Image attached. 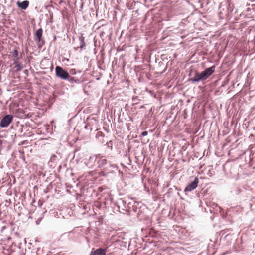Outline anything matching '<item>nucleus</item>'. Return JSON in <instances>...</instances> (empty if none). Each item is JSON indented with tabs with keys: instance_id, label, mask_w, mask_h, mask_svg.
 Wrapping results in <instances>:
<instances>
[{
	"instance_id": "f8f14e48",
	"label": "nucleus",
	"mask_w": 255,
	"mask_h": 255,
	"mask_svg": "<svg viewBox=\"0 0 255 255\" xmlns=\"http://www.w3.org/2000/svg\"><path fill=\"white\" fill-rule=\"evenodd\" d=\"M57 161V157L55 154H53L50 158V160L48 162V164L50 166H54Z\"/></svg>"
},
{
	"instance_id": "a211bd4d",
	"label": "nucleus",
	"mask_w": 255,
	"mask_h": 255,
	"mask_svg": "<svg viewBox=\"0 0 255 255\" xmlns=\"http://www.w3.org/2000/svg\"><path fill=\"white\" fill-rule=\"evenodd\" d=\"M70 73L71 75H75L76 73V70L75 69H71L70 71Z\"/></svg>"
},
{
	"instance_id": "1a4fd4ad",
	"label": "nucleus",
	"mask_w": 255,
	"mask_h": 255,
	"mask_svg": "<svg viewBox=\"0 0 255 255\" xmlns=\"http://www.w3.org/2000/svg\"><path fill=\"white\" fill-rule=\"evenodd\" d=\"M17 6L23 10H25L29 5V1L24 0L22 2L18 1L17 2Z\"/></svg>"
},
{
	"instance_id": "4468645a",
	"label": "nucleus",
	"mask_w": 255,
	"mask_h": 255,
	"mask_svg": "<svg viewBox=\"0 0 255 255\" xmlns=\"http://www.w3.org/2000/svg\"><path fill=\"white\" fill-rule=\"evenodd\" d=\"M15 67L16 68V70L18 71L21 70L23 68V66H22L21 63L15 65Z\"/></svg>"
},
{
	"instance_id": "aec40b11",
	"label": "nucleus",
	"mask_w": 255,
	"mask_h": 255,
	"mask_svg": "<svg viewBox=\"0 0 255 255\" xmlns=\"http://www.w3.org/2000/svg\"><path fill=\"white\" fill-rule=\"evenodd\" d=\"M107 144H108V145L109 146H110L109 145H111L110 146H112V141H110L109 142V143H107Z\"/></svg>"
},
{
	"instance_id": "6ab92c4d",
	"label": "nucleus",
	"mask_w": 255,
	"mask_h": 255,
	"mask_svg": "<svg viewBox=\"0 0 255 255\" xmlns=\"http://www.w3.org/2000/svg\"><path fill=\"white\" fill-rule=\"evenodd\" d=\"M141 135L142 136H146L148 135V132L146 131H143L142 133H141Z\"/></svg>"
},
{
	"instance_id": "423d86ee",
	"label": "nucleus",
	"mask_w": 255,
	"mask_h": 255,
	"mask_svg": "<svg viewBox=\"0 0 255 255\" xmlns=\"http://www.w3.org/2000/svg\"><path fill=\"white\" fill-rule=\"evenodd\" d=\"M215 66L213 65L212 66L205 69L201 73L205 78L207 79L210 76H211L215 71Z\"/></svg>"
},
{
	"instance_id": "f3484780",
	"label": "nucleus",
	"mask_w": 255,
	"mask_h": 255,
	"mask_svg": "<svg viewBox=\"0 0 255 255\" xmlns=\"http://www.w3.org/2000/svg\"><path fill=\"white\" fill-rule=\"evenodd\" d=\"M13 61H14V64L15 65L16 64H17L18 63H19V61H18V57L17 58H15L14 59H13Z\"/></svg>"
},
{
	"instance_id": "f03ea898",
	"label": "nucleus",
	"mask_w": 255,
	"mask_h": 255,
	"mask_svg": "<svg viewBox=\"0 0 255 255\" xmlns=\"http://www.w3.org/2000/svg\"><path fill=\"white\" fill-rule=\"evenodd\" d=\"M56 76L62 80H66L69 77V73L60 66L55 68Z\"/></svg>"
},
{
	"instance_id": "20e7f679",
	"label": "nucleus",
	"mask_w": 255,
	"mask_h": 255,
	"mask_svg": "<svg viewBox=\"0 0 255 255\" xmlns=\"http://www.w3.org/2000/svg\"><path fill=\"white\" fill-rule=\"evenodd\" d=\"M199 179L198 178L196 177L194 178L193 181L191 183H189L188 185L184 189V192H191L193 190L195 189L198 185Z\"/></svg>"
},
{
	"instance_id": "4be33fe9",
	"label": "nucleus",
	"mask_w": 255,
	"mask_h": 255,
	"mask_svg": "<svg viewBox=\"0 0 255 255\" xmlns=\"http://www.w3.org/2000/svg\"><path fill=\"white\" fill-rule=\"evenodd\" d=\"M99 134H100V133H99V132H98V133H97V135H99Z\"/></svg>"
},
{
	"instance_id": "ddd939ff",
	"label": "nucleus",
	"mask_w": 255,
	"mask_h": 255,
	"mask_svg": "<svg viewBox=\"0 0 255 255\" xmlns=\"http://www.w3.org/2000/svg\"><path fill=\"white\" fill-rule=\"evenodd\" d=\"M79 40L80 42L79 48L81 50H82L86 45V43L85 42V38L82 34H81V35L79 36Z\"/></svg>"
},
{
	"instance_id": "6e6552de",
	"label": "nucleus",
	"mask_w": 255,
	"mask_h": 255,
	"mask_svg": "<svg viewBox=\"0 0 255 255\" xmlns=\"http://www.w3.org/2000/svg\"><path fill=\"white\" fill-rule=\"evenodd\" d=\"M105 254V250L100 248L95 250H92L90 255H103Z\"/></svg>"
},
{
	"instance_id": "39448f33",
	"label": "nucleus",
	"mask_w": 255,
	"mask_h": 255,
	"mask_svg": "<svg viewBox=\"0 0 255 255\" xmlns=\"http://www.w3.org/2000/svg\"><path fill=\"white\" fill-rule=\"evenodd\" d=\"M98 154H95L91 156L87 163V166L90 168H96V163L97 161Z\"/></svg>"
},
{
	"instance_id": "2eb2a0df",
	"label": "nucleus",
	"mask_w": 255,
	"mask_h": 255,
	"mask_svg": "<svg viewBox=\"0 0 255 255\" xmlns=\"http://www.w3.org/2000/svg\"><path fill=\"white\" fill-rule=\"evenodd\" d=\"M13 56L15 58H17L18 56V51L17 49H14L13 51Z\"/></svg>"
},
{
	"instance_id": "412c9836",
	"label": "nucleus",
	"mask_w": 255,
	"mask_h": 255,
	"mask_svg": "<svg viewBox=\"0 0 255 255\" xmlns=\"http://www.w3.org/2000/svg\"><path fill=\"white\" fill-rule=\"evenodd\" d=\"M34 217H29V218H33Z\"/></svg>"
},
{
	"instance_id": "dca6fc26",
	"label": "nucleus",
	"mask_w": 255,
	"mask_h": 255,
	"mask_svg": "<svg viewBox=\"0 0 255 255\" xmlns=\"http://www.w3.org/2000/svg\"><path fill=\"white\" fill-rule=\"evenodd\" d=\"M42 219V217H39L35 221L36 225H39Z\"/></svg>"
},
{
	"instance_id": "f257e3e1",
	"label": "nucleus",
	"mask_w": 255,
	"mask_h": 255,
	"mask_svg": "<svg viewBox=\"0 0 255 255\" xmlns=\"http://www.w3.org/2000/svg\"><path fill=\"white\" fill-rule=\"evenodd\" d=\"M96 168L103 169L108 172H111L110 168L117 169L118 167L115 164L108 162L104 156L98 154Z\"/></svg>"
},
{
	"instance_id": "0eeeda50",
	"label": "nucleus",
	"mask_w": 255,
	"mask_h": 255,
	"mask_svg": "<svg viewBox=\"0 0 255 255\" xmlns=\"http://www.w3.org/2000/svg\"><path fill=\"white\" fill-rule=\"evenodd\" d=\"M204 80L205 79L204 78L201 72H196L195 76L193 78L190 79L189 81L191 82L192 83H194Z\"/></svg>"
},
{
	"instance_id": "7ed1b4c3",
	"label": "nucleus",
	"mask_w": 255,
	"mask_h": 255,
	"mask_svg": "<svg viewBox=\"0 0 255 255\" xmlns=\"http://www.w3.org/2000/svg\"><path fill=\"white\" fill-rule=\"evenodd\" d=\"M13 117L11 114L5 115L1 120L0 126L2 128L7 127L13 120Z\"/></svg>"
},
{
	"instance_id": "9d476101",
	"label": "nucleus",
	"mask_w": 255,
	"mask_h": 255,
	"mask_svg": "<svg viewBox=\"0 0 255 255\" xmlns=\"http://www.w3.org/2000/svg\"><path fill=\"white\" fill-rule=\"evenodd\" d=\"M66 80L68 81L71 84L74 83L80 84L82 82L80 79L72 77L70 74L69 75V77Z\"/></svg>"
},
{
	"instance_id": "9b49d317",
	"label": "nucleus",
	"mask_w": 255,
	"mask_h": 255,
	"mask_svg": "<svg viewBox=\"0 0 255 255\" xmlns=\"http://www.w3.org/2000/svg\"><path fill=\"white\" fill-rule=\"evenodd\" d=\"M43 30L42 28H39L37 30L35 33V36L36 37V40L38 42H40L42 36Z\"/></svg>"
}]
</instances>
